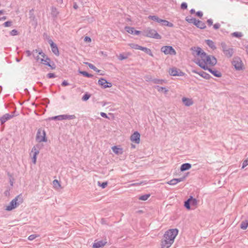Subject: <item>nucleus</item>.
Returning <instances> with one entry per match:
<instances>
[{
	"label": "nucleus",
	"mask_w": 248,
	"mask_h": 248,
	"mask_svg": "<svg viewBox=\"0 0 248 248\" xmlns=\"http://www.w3.org/2000/svg\"><path fill=\"white\" fill-rule=\"evenodd\" d=\"M182 101L184 105L187 107H189L192 105L193 103V102L191 99L185 97L182 98Z\"/></svg>",
	"instance_id": "nucleus-23"
},
{
	"label": "nucleus",
	"mask_w": 248,
	"mask_h": 248,
	"mask_svg": "<svg viewBox=\"0 0 248 248\" xmlns=\"http://www.w3.org/2000/svg\"><path fill=\"white\" fill-rule=\"evenodd\" d=\"M187 8V4L186 2H183L181 4V8L182 10H186Z\"/></svg>",
	"instance_id": "nucleus-56"
},
{
	"label": "nucleus",
	"mask_w": 248,
	"mask_h": 248,
	"mask_svg": "<svg viewBox=\"0 0 248 248\" xmlns=\"http://www.w3.org/2000/svg\"><path fill=\"white\" fill-rule=\"evenodd\" d=\"M234 52V49L232 48H229L228 49L225 50L223 53L225 56L228 58H231Z\"/></svg>",
	"instance_id": "nucleus-20"
},
{
	"label": "nucleus",
	"mask_w": 248,
	"mask_h": 248,
	"mask_svg": "<svg viewBox=\"0 0 248 248\" xmlns=\"http://www.w3.org/2000/svg\"><path fill=\"white\" fill-rule=\"evenodd\" d=\"M98 84L103 89L110 88L112 86V84L111 82H108L106 78H101L98 80Z\"/></svg>",
	"instance_id": "nucleus-10"
},
{
	"label": "nucleus",
	"mask_w": 248,
	"mask_h": 248,
	"mask_svg": "<svg viewBox=\"0 0 248 248\" xmlns=\"http://www.w3.org/2000/svg\"><path fill=\"white\" fill-rule=\"evenodd\" d=\"M43 36L45 38V39H46V40H47L48 41V43H49V40H51L50 38V36L49 35H48L45 32L43 33Z\"/></svg>",
	"instance_id": "nucleus-60"
},
{
	"label": "nucleus",
	"mask_w": 248,
	"mask_h": 248,
	"mask_svg": "<svg viewBox=\"0 0 248 248\" xmlns=\"http://www.w3.org/2000/svg\"><path fill=\"white\" fill-rule=\"evenodd\" d=\"M191 164L188 163H183L180 167L181 171H185L189 170L191 168Z\"/></svg>",
	"instance_id": "nucleus-21"
},
{
	"label": "nucleus",
	"mask_w": 248,
	"mask_h": 248,
	"mask_svg": "<svg viewBox=\"0 0 248 248\" xmlns=\"http://www.w3.org/2000/svg\"><path fill=\"white\" fill-rule=\"evenodd\" d=\"M148 18L152 20L153 21H155L158 23H160L161 25H163V24H164L165 19H162L160 18H159L157 16H148Z\"/></svg>",
	"instance_id": "nucleus-18"
},
{
	"label": "nucleus",
	"mask_w": 248,
	"mask_h": 248,
	"mask_svg": "<svg viewBox=\"0 0 248 248\" xmlns=\"http://www.w3.org/2000/svg\"><path fill=\"white\" fill-rule=\"evenodd\" d=\"M59 14V12L56 7L53 6L51 7V15L53 17H56Z\"/></svg>",
	"instance_id": "nucleus-31"
},
{
	"label": "nucleus",
	"mask_w": 248,
	"mask_h": 248,
	"mask_svg": "<svg viewBox=\"0 0 248 248\" xmlns=\"http://www.w3.org/2000/svg\"><path fill=\"white\" fill-rule=\"evenodd\" d=\"M91 94L88 92H86L82 97V100L83 101H87L91 97Z\"/></svg>",
	"instance_id": "nucleus-34"
},
{
	"label": "nucleus",
	"mask_w": 248,
	"mask_h": 248,
	"mask_svg": "<svg viewBox=\"0 0 248 248\" xmlns=\"http://www.w3.org/2000/svg\"><path fill=\"white\" fill-rule=\"evenodd\" d=\"M220 27V25L219 23H217L213 25V28L215 30H218Z\"/></svg>",
	"instance_id": "nucleus-62"
},
{
	"label": "nucleus",
	"mask_w": 248,
	"mask_h": 248,
	"mask_svg": "<svg viewBox=\"0 0 248 248\" xmlns=\"http://www.w3.org/2000/svg\"><path fill=\"white\" fill-rule=\"evenodd\" d=\"M61 85L62 86L65 87L69 85V83L67 82V81L64 80L62 82Z\"/></svg>",
	"instance_id": "nucleus-64"
},
{
	"label": "nucleus",
	"mask_w": 248,
	"mask_h": 248,
	"mask_svg": "<svg viewBox=\"0 0 248 248\" xmlns=\"http://www.w3.org/2000/svg\"><path fill=\"white\" fill-rule=\"evenodd\" d=\"M198 204V201L196 199L193 198L192 196H190L189 198L184 202V207L187 210L191 209V206H196Z\"/></svg>",
	"instance_id": "nucleus-5"
},
{
	"label": "nucleus",
	"mask_w": 248,
	"mask_h": 248,
	"mask_svg": "<svg viewBox=\"0 0 248 248\" xmlns=\"http://www.w3.org/2000/svg\"><path fill=\"white\" fill-rule=\"evenodd\" d=\"M194 62L199 66L202 69L205 70L202 65H205L207 66L208 64L211 66H215L217 63V60L215 56L212 55H208L205 53V56L203 57V58L200 59L199 58L195 59Z\"/></svg>",
	"instance_id": "nucleus-2"
},
{
	"label": "nucleus",
	"mask_w": 248,
	"mask_h": 248,
	"mask_svg": "<svg viewBox=\"0 0 248 248\" xmlns=\"http://www.w3.org/2000/svg\"><path fill=\"white\" fill-rule=\"evenodd\" d=\"M15 112H13L11 114L6 113L0 118V123L1 124L5 123L8 120L12 118L14 116Z\"/></svg>",
	"instance_id": "nucleus-15"
},
{
	"label": "nucleus",
	"mask_w": 248,
	"mask_h": 248,
	"mask_svg": "<svg viewBox=\"0 0 248 248\" xmlns=\"http://www.w3.org/2000/svg\"><path fill=\"white\" fill-rule=\"evenodd\" d=\"M150 194L142 195L139 197V199L141 201H146L150 197Z\"/></svg>",
	"instance_id": "nucleus-35"
},
{
	"label": "nucleus",
	"mask_w": 248,
	"mask_h": 248,
	"mask_svg": "<svg viewBox=\"0 0 248 248\" xmlns=\"http://www.w3.org/2000/svg\"><path fill=\"white\" fill-rule=\"evenodd\" d=\"M10 34L11 36H16L18 34V32L16 30L14 29L10 32Z\"/></svg>",
	"instance_id": "nucleus-50"
},
{
	"label": "nucleus",
	"mask_w": 248,
	"mask_h": 248,
	"mask_svg": "<svg viewBox=\"0 0 248 248\" xmlns=\"http://www.w3.org/2000/svg\"><path fill=\"white\" fill-rule=\"evenodd\" d=\"M33 9L31 10L29 12V15H30V18L31 19L34 20V19H35V17L33 13Z\"/></svg>",
	"instance_id": "nucleus-52"
},
{
	"label": "nucleus",
	"mask_w": 248,
	"mask_h": 248,
	"mask_svg": "<svg viewBox=\"0 0 248 248\" xmlns=\"http://www.w3.org/2000/svg\"><path fill=\"white\" fill-rule=\"evenodd\" d=\"M194 25L198 28L200 29H204L206 28V26L204 22L201 21L199 19H196Z\"/></svg>",
	"instance_id": "nucleus-19"
},
{
	"label": "nucleus",
	"mask_w": 248,
	"mask_h": 248,
	"mask_svg": "<svg viewBox=\"0 0 248 248\" xmlns=\"http://www.w3.org/2000/svg\"><path fill=\"white\" fill-rule=\"evenodd\" d=\"M85 64L88 65L90 68L93 69L94 71L97 69V68L93 64L91 63L87 62H85Z\"/></svg>",
	"instance_id": "nucleus-48"
},
{
	"label": "nucleus",
	"mask_w": 248,
	"mask_h": 248,
	"mask_svg": "<svg viewBox=\"0 0 248 248\" xmlns=\"http://www.w3.org/2000/svg\"><path fill=\"white\" fill-rule=\"evenodd\" d=\"M140 50L145 52L146 54H148L150 56L154 57V55L150 48H148L146 47L140 46Z\"/></svg>",
	"instance_id": "nucleus-24"
},
{
	"label": "nucleus",
	"mask_w": 248,
	"mask_h": 248,
	"mask_svg": "<svg viewBox=\"0 0 248 248\" xmlns=\"http://www.w3.org/2000/svg\"><path fill=\"white\" fill-rule=\"evenodd\" d=\"M142 34L144 36L155 38L156 39H161V36L159 34L157 31L150 28H148L146 30H144L142 32Z\"/></svg>",
	"instance_id": "nucleus-4"
},
{
	"label": "nucleus",
	"mask_w": 248,
	"mask_h": 248,
	"mask_svg": "<svg viewBox=\"0 0 248 248\" xmlns=\"http://www.w3.org/2000/svg\"><path fill=\"white\" fill-rule=\"evenodd\" d=\"M52 52L57 56H59L60 52L57 45L52 40H49Z\"/></svg>",
	"instance_id": "nucleus-14"
},
{
	"label": "nucleus",
	"mask_w": 248,
	"mask_h": 248,
	"mask_svg": "<svg viewBox=\"0 0 248 248\" xmlns=\"http://www.w3.org/2000/svg\"><path fill=\"white\" fill-rule=\"evenodd\" d=\"M160 51L165 55H175L176 52L172 46H162Z\"/></svg>",
	"instance_id": "nucleus-8"
},
{
	"label": "nucleus",
	"mask_w": 248,
	"mask_h": 248,
	"mask_svg": "<svg viewBox=\"0 0 248 248\" xmlns=\"http://www.w3.org/2000/svg\"><path fill=\"white\" fill-rule=\"evenodd\" d=\"M232 36L236 38H240L243 36L241 32H234L232 33Z\"/></svg>",
	"instance_id": "nucleus-42"
},
{
	"label": "nucleus",
	"mask_w": 248,
	"mask_h": 248,
	"mask_svg": "<svg viewBox=\"0 0 248 248\" xmlns=\"http://www.w3.org/2000/svg\"><path fill=\"white\" fill-rule=\"evenodd\" d=\"M7 175L9 177L10 185L11 186H13L14 178H13L12 175L9 172H8Z\"/></svg>",
	"instance_id": "nucleus-49"
},
{
	"label": "nucleus",
	"mask_w": 248,
	"mask_h": 248,
	"mask_svg": "<svg viewBox=\"0 0 248 248\" xmlns=\"http://www.w3.org/2000/svg\"><path fill=\"white\" fill-rule=\"evenodd\" d=\"M220 46L222 47V51L223 52H224V50H226V49H228L229 48L228 47L226 44L225 43V42H221L220 43Z\"/></svg>",
	"instance_id": "nucleus-46"
},
{
	"label": "nucleus",
	"mask_w": 248,
	"mask_h": 248,
	"mask_svg": "<svg viewBox=\"0 0 248 248\" xmlns=\"http://www.w3.org/2000/svg\"><path fill=\"white\" fill-rule=\"evenodd\" d=\"M108 182H101L100 181L98 182V185L99 186L101 187L102 188H105L108 186Z\"/></svg>",
	"instance_id": "nucleus-43"
},
{
	"label": "nucleus",
	"mask_w": 248,
	"mask_h": 248,
	"mask_svg": "<svg viewBox=\"0 0 248 248\" xmlns=\"http://www.w3.org/2000/svg\"><path fill=\"white\" fill-rule=\"evenodd\" d=\"M170 185H174L176 184V180L175 178L171 179L167 183Z\"/></svg>",
	"instance_id": "nucleus-58"
},
{
	"label": "nucleus",
	"mask_w": 248,
	"mask_h": 248,
	"mask_svg": "<svg viewBox=\"0 0 248 248\" xmlns=\"http://www.w3.org/2000/svg\"><path fill=\"white\" fill-rule=\"evenodd\" d=\"M128 58V55H124L123 53H121L119 55L118 59L119 60L123 61L126 59Z\"/></svg>",
	"instance_id": "nucleus-45"
},
{
	"label": "nucleus",
	"mask_w": 248,
	"mask_h": 248,
	"mask_svg": "<svg viewBox=\"0 0 248 248\" xmlns=\"http://www.w3.org/2000/svg\"><path fill=\"white\" fill-rule=\"evenodd\" d=\"M232 63L235 70L237 71L242 70L244 69L242 60L238 57H234Z\"/></svg>",
	"instance_id": "nucleus-7"
},
{
	"label": "nucleus",
	"mask_w": 248,
	"mask_h": 248,
	"mask_svg": "<svg viewBox=\"0 0 248 248\" xmlns=\"http://www.w3.org/2000/svg\"><path fill=\"white\" fill-rule=\"evenodd\" d=\"M23 202V200L22 195L21 194H19L10 202L9 204L6 206L5 210L7 211H12L16 208L20 203H22Z\"/></svg>",
	"instance_id": "nucleus-3"
},
{
	"label": "nucleus",
	"mask_w": 248,
	"mask_h": 248,
	"mask_svg": "<svg viewBox=\"0 0 248 248\" xmlns=\"http://www.w3.org/2000/svg\"><path fill=\"white\" fill-rule=\"evenodd\" d=\"M196 15L198 17L201 18L203 16V13L202 11H199L196 12Z\"/></svg>",
	"instance_id": "nucleus-61"
},
{
	"label": "nucleus",
	"mask_w": 248,
	"mask_h": 248,
	"mask_svg": "<svg viewBox=\"0 0 248 248\" xmlns=\"http://www.w3.org/2000/svg\"><path fill=\"white\" fill-rule=\"evenodd\" d=\"M32 53L33 57H34V59H36V60L37 61H38L39 60H40V59L39 57V55H38V49L33 50L32 51Z\"/></svg>",
	"instance_id": "nucleus-36"
},
{
	"label": "nucleus",
	"mask_w": 248,
	"mask_h": 248,
	"mask_svg": "<svg viewBox=\"0 0 248 248\" xmlns=\"http://www.w3.org/2000/svg\"><path fill=\"white\" fill-rule=\"evenodd\" d=\"M53 183L54 186L56 187L57 186H58L59 187L61 186V184H60V182H59V181L57 180H54L53 181Z\"/></svg>",
	"instance_id": "nucleus-59"
},
{
	"label": "nucleus",
	"mask_w": 248,
	"mask_h": 248,
	"mask_svg": "<svg viewBox=\"0 0 248 248\" xmlns=\"http://www.w3.org/2000/svg\"><path fill=\"white\" fill-rule=\"evenodd\" d=\"M163 26H165L171 27V28L174 27V25L173 23L170 22L169 21H168L166 20H165L164 24H163Z\"/></svg>",
	"instance_id": "nucleus-47"
},
{
	"label": "nucleus",
	"mask_w": 248,
	"mask_h": 248,
	"mask_svg": "<svg viewBox=\"0 0 248 248\" xmlns=\"http://www.w3.org/2000/svg\"><path fill=\"white\" fill-rule=\"evenodd\" d=\"M247 165H248V157L243 161L242 168L244 169Z\"/></svg>",
	"instance_id": "nucleus-54"
},
{
	"label": "nucleus",
	"mask_w": 248,
	"mask_h": 248,
	"mask_svg": "<svg viewBox=\"0 0 248 248\" xmlns=\"http://www.w3.org/2000/svg\"><path fill=\"white\" fill-rule=\"evenodd\" d=\"M48 120H58L61 121L64 120V114L60 115L57 116H55L52 117L48 118Z\"/></svg>",
	"instance_id": "nucleus-27"
},
{
	"label": "nucleus",
	"mask_w": 248,
	"mask_h": 248,
	"mask_svg": "<svg viewBox=\"0 0 248 248\" xmlns=\"http://www.w3.org/2000/svg\"><path fill=\"white\" fill-rule=\"evenodd\" d=\"M203 67L205 68V70H208L211 74H212L214 76L217 78H220L222 76L221 73L216 70L214 68H210L208 66H205V65H202Z\"/></svg>",
	"instance_id": "nucleus-12"
},
{
	"label": "nucleus",
	"mask_w": 248,
	"mask_h": 248,
	"mask_svg": "<svg viewBox=\"0 0 248 248\" xmlns=\"http://www.w3.org/2000/svg\"><path fill=\"white\" fill-rule=\"evenodd\" d=\"M188 174H189V172H187L183 177H182L181 178H175L176 180V183L183 181L186 179V178L188 176Z\"/></svg>",
	"instance_id": "nucleus-38"
},
{
	"label": "nucleus",
	"mask_w": 248,
	"mask_h": 248,
	"mask_svg": "<svg viewBox=\"0 0 248 248\" xmlns=\"http://www.w3.org/2000/svg\"><path fill=\"white\" fill-rule=\"evenodd\" d=\"M76 118V117L75 115H66L64 114V120L69 119L72 120Z\"/></svg>",
	"instance_id": "nucleus-41"
},
{
	"label": "nucleus",
	"mask_w": 248,
	"mask_h": 248,
	"mask_svg": "<svg viewBox=\"0 0 248 248\" xmlns=\"http://www.w3.org/2000/svg\"><path fill=\"white\" fill-rule=\"evenodd\" d=\"M149 80L156 84H163V83L166 82V81L164 79H160L158 78L151 79H149Z\"/></svg>",
	"instance_id": "nucleus-29"
},
{
	"label": "nucleus",
	"mask_w": 248,
	"mask_h": 248,
	"mask_svg": "<svg viewBox=\"0 0 248 248\" xmlns=\"http://www.w3.org/2000/svg\"><path fill=\"white\" fill-rule=\"evenodd\" d=\"M44 65L49 67L52 70L55 69L56 68V64L51 61L50 62H47L46 63H44Z\"/></svg>",
	"instance_id": "nucleus-28"
},
{
	"label": "nucleus",
	"mask_w": 248,
	"mask_h": 248,
	"mask_svg": "<svg viewBox=\"0 0 248 248\" xmlns=\"http://www.w3.org/2000/svg\"><path fill=\"white\" fill-rule=\"evenodd\" d=\"M178 232V230L176 228L171 229L167 231L164 234L161 240V248H169L173 243Z\"/></svg>",
	"instance_id": "nucleus-1"
},
{
	"label": "nucleus",
	"mask_w": 248,
	"mask_h": 248,
	"mask_svg": "<svg viewBox=\"0 0 248 248\" xmlns=\"http://www.w3.org/2000/svg\"><path fill=\"white\" fill-rule=\"evenodd\" d=\"M38 236H39V235L31 234L28 237V240H29L30 241H32Z\"/></svg>",
	"instance_id": "nucleus-51"
},
{
	"label": "nucleus",
	"mask_w": 248,
	"mask_h": 248,
	"mask_svg": "<svg viewBox=\"0 0 248 248\" xmlns=\"http://www.w3.org/2000/svg\"><path fill=\"white\" fill-rule=\"evenodd\" d=\"M78 73L85 77L92 78L93 77V75L90 74L85 71H81V70H79Z\"/></svg>",
	"instance_id": "nucleus-26"
},
{
	"label": "nucleus",
	"mask_w": 248,
	"mask_h": 248,
	"mask_svg": "<svg viewBox=\"0 0 248 248\" xmlns=\"http://www.w3.org/2000/svg\"><path fill=\"white\" fill-rule=\"evenodd\" d=\"M192 73L199 75L201 77L206 79H209L212 78V77L209 74L203 71H200L199 72L196 70H192Z\"/></svg>",
	"instance_id": "nucleus-16"
},
{
	"label": "nucleus",
	"mask_w": 248,
	"mask_h": 248,
	"mask_svg": "<svg viewBox=\"0 0 248 248\" xmlns=\"http://www.w3.org/2000/svg\"><path fill=\"white\" fill-rule=\"evenodd\" d=\"M84 41L86 42H91L92 41L91 38L89 36H85L84 39Z\"/></svg>",
	"instance_id": "nucleus-63"
},
{
	"label": "nucleus",
	"mask_w": 248,
	"mask_h": 248,
	"mask_svg": "<svg viewBox=\"0 0 248 248\" xmlns=\"http://www.w3.org/2000/svg\"><path fill=\"white\" fill-rule=\"evenodd\" d=\"M39 151H35L33 153L32 157V162L33 164H35L36 162V159H37V155L39 154Z\"/></svg>",
	"instance_id": "nucleus-39"
},
{
	"label": "nucleus",
	"mask_w": 248,
	"mask_h": 248,
	"mask_svg": "<svg viewBox=\"0 0 248 248\" xmlns=\"http://www.w3.org/2000/svg\"><path fill=\"white\" fill-rule=\"evenodd\" d=\"M124 30L128 33H130L131 34H133V32H134V27H131L129 26H125L124 27Z\"/></svg>",
	"instance_id": "nucleus-37"
},
{
	"label": "nucleus",
	"mask_w": 248,
	"mask_h": 248,
	"mask_svg": "<svg viewBox=\"0 0 248 248\" xmlns=\"http://www.w3.org/2000/svg\"><path fill=\"white\" fill-rule=\"evenodd\" d=\"M205 42L209 46V47L212 48L213 50H214L216 48L215 43L212 40L209 39L205 40Z\"/></svg>",
	"instance_id": "nucleus-25"
},
{
	"label": "nucleus",
	"mask_w": 248,
	"mask_h": 248,
	"mask_svg": "<svg viewBox=\"0 0 248 248\" xmlns=\"http://www.w3.org/2000/svg\"><path fill=\"white\" fill-rule=\"evenodd\" d=\"M169 73L171 76H183L185 75V73L180 69H177L175 67L170 68Z\"/></svg>",
	"instance_id": "nucleus-11"
},
{
	"label": "nucleus",
	"mask_w": 248,
	"mask_h": 248,
	"mask_svg": "<svg viewBox=\"0 0 248 248\" xmlns=\"http://www.w3.org/2000/svg\"><path fill=\"white\" fill-rule=\"evenodd\" d=\"M12 21H10V20H8V21H7L6 22H5L3 24V25L5 27H10L12 25Z\"/></svg>",
	"instance_id": "nucleus-53"
},
{
	"label": "nucleus",
	"mask_w": 248,
	"mask_h": 248,
	"mask_svg": "<svg viewBox=\"0 0 248 248\" xmlns=\"http://www.w3.org/2000/svg\"><path fill=\"white\" fill-rule=\"evenodd\" d=\"M38 55H41L43 58L42 59H45L46 56H47L43 51L41 49L39 50L38 49Z\"/></svg>",
	"instance_id": "nucleus-57"
},
{
	"label": "nucleus",
	"mask_w": 248,
	"mask_h": 248,
	"mask_svg": "<svg viewBox=\"0 0 248 248\" xmlns=\"http://www.w3.org/2000/svg\"><path fill=\"white\" fill-rule=\"evenodd\" d=\"M112 151L116 155H122L123 154V149L117 146H114L112 147Z\"/></svg>",
	"instance_id": "nucleus-22"
},
{
	"label": "nucleus",
	"mask_w": 248,
	"mask_h": 248,
	"mask_svg": "<svg viewBox=\"0 0 248 248\" xmlns=\"http://www.w3.org/2000/svg\"><path fill=\"white\" fill-rule=\"evenodd\" d=\"M196 18L195 17H191V16H187L185 20L186 22L189 23H192L194 24Z\"/></svg>",
	"instance_id": "nucleus-32"
},
{
	"label": "nucleus",
	"mask_w": 248,
	"mask_h": 248,
	"mask_svg": "<svg viewBox=\"0 0 248 248\" xmlns=\"http://www.w3.org/2000/svg\"><path fill=\"white\" fill-rule=\"evenodd\" d=\"M140 134L138 131L134 132L130 136L131 141L139 144L140 142Z\"/></svg>",
	"instance_id": "nucleus-13"
},
{
	"label": "nucleus",
	"mask_w": 248,
	"mask_h": 248,
	"mask_svg": "<svg viewBox=\"0 0 248 248\" xmlns=\"http://www.w3.org/2000/svg\"><path fill=\"white\" fill-rule=\"evenodd\" d=\"M155 88L157 89L159 92H163L165 93H167L168 92V90L164 87H160L158 85L155 86Z\"/></svg>",
	"instance_id": "nucleus-30"
},
{
	"label": "nucleus",
	"mask_w": 248,
	"mask_h": 248,
	"mask_svg": "<svg viewBox=\"0 0 248 248\" xmlns=\"http://www.w3.org/2000/svg\"><path fill=\"white\" fill-rule=\"evenodd\" d=\"M129 46H130L131 48L135 49H140V46L135 44V43H131L129 44Z\"/></svg>",
	"instance_id": "nucleus-40"
},
{
	"label": "nucleus",
	"mask_w": 248,
	"mask_h": 248,
	"mask_svg": "<svg viewBox=\"0 0 248 248\" xmlns=\"http://www.w3.org/2000/svg\"><path fill=\"white\" fill-rule=\"evenodd\" d=\"M107 242L104 240H95L93 244V248H100L104 247Z\"/></svg>",
	"instance_id": "nucleus-17"
},
{
	"label": "nucleus",
	"mask_w": 248,
	"mask_h": 248,
	"mask_svg": "<svg viewBox=\"0 0 248 248\" xmlns=\"http://www.w3.org/2000/svg\"><path fill=\"white\" fill-rule=\"evenodd\" d=\"M191 50H193V55L200 57V59L205 56V52L200 47H193L191 48Z\"/></svg>",
	"instance_id": "nucleus-9"
},
{
	"label": "nucleus",
	"mask_w": 248,
	"mask_h": 248,
	"mask_svg": "<svg viewBox=\"0 0 248 248\" xmlns=\"http://www.w3.org/2000/svg\"><path fill=\"white\" fill-rule=\"evenodd\" d=\"M248 227V220H246L241 222L240 224V228L243 230H246Z\"/></svg>",
	"instance_id": "nucleus-33"
},
{
	"label": "nucleus",
	"mask_w": 248,
	"mask_h": 248,
	"mask_svg": "<svg viewBox=\"0 0 248 248\" xmlns=\"http://www.w3.org/2000/svg\"><path fill=\"white\" fill-rule=\"evenodd\" d=\"M51 59L48 56H46L45 59H40V62L43 64L44 63H46L47 62H50Z\"/></svg>",
	"instance_id": "nucleus-44"
},
{
	"label": "nucleus",
	"mask_w": 248,
	"mask_h": 248,
	"mask_svg": "<svg viewBox=\"0 0 248 248\" xmlns=\"http://www.w3.org/2000/svg\"><path fill=\"white\" fill-rule=\"evenodd\" d=\"M36 140L39 142L47 141L46 133L44 129L42 128L38 129L36 136Z\"/></svg>",
	"instance_id": "nucleus-6"
},
{
	"label": "nucleus",
	"mask_w": 248,
	"mask_h": 248,
	"mask_svg": "<svg viewBox=\"0 0 248 248\" xmlns=\"http://www.w3.org/2000/svg\"><path fill=\"white\" fill-rule=\"evenodd\" d=\"M46 77L48 78H52L56 77V75L53 73H49L47 74Z\"/></svg>",
	"instance_id": "nucleus-55"
}]
</instances>
